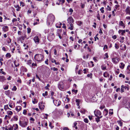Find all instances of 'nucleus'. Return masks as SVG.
Returning a JSON list of instances; mask_svg holds the SVG:
<instances>
[{
  "instance_id": "nucleus-37",
  "label": "nucleus",
  "mask_w": 130,
  "mask_h": 130,
  "mask_svg": "<svg viewBox=\"0 0 130 130\" xmlns=\"http://www.w3.org/2000/svg\"><path fill=\"white\" fill-rule=\"evenodd\" d=\"M77 123L76 122H74V123L73 124V127L75 128L76 129H77V127L76 126V125L77 124Z\"/></svg>"
},
{
  "instance_id": "nucleus-16",
  "label": "nucleus",
  "mask_w": 130,
  "mask_h": 130,
  "mask_svg": "<svg viewBox=\"0 0 130 130\" xmlns=\"http://www.w3.org/2000/svg\"><path fill=\"white\" fill-rule=\"evenodd\" d=\"M62 25V23L60 22H59L56 24L55 26L57 28H60L61 27V26Z\"/></svg>"
},
{
  "instance_id": "nucleus-36",
  "label": "nucleus",
  "mask_w": 130,
  "mask_h": 130,
  "mask_svg": "<svg viewBox=\"0 0 130 130\" xmlns=\"http://www.w3.org/2000/svg\"><path fill=\"white\" fill-rule=\"evenodd\" d=\"M22 70L23 71L25 72H27V70L26 68H25L23 66L22 67Z\"/></svg>"
},
{
  "instance_id": "nucleus-62",
  "label": "nucleus",
  "mask_w": 130,
  "mask_h": 130,
  "mask_svg": "<svg viewBox=\"0 0 130 130\" xmlns=\"http://www.w3.org/2000/svg\"><path fill=\"white\" fill-rule=\"evenodd\" d=\"M48 59H47L45 61V63L46 64L48 65Z\"/></svg>"
},
{
  "instance_id": "nucleus-50",
  "label": "nucleus",
  "mask_w": 130,
  "mask_h": 130,
  "mask_svg": "<svg viewBox=\"0 0 130 130\" xmlns=\"http://www.w3.org/2000/svg\"><path fill=\"white\" fill-rule=\"evenodd\" d=\"M49 31V29H46L44 30V32L45 33H47Z\"/></svg>"
},
{
  "instance_id": "nucleus-23",
  "label": "nucleus",
  "mask_w": 130,
  "mask_h": 130,
  "mask_svg": "<svg viewBox=\"0 0 130 130\" xmlns=\"http://www.w3.org/2000/svg\"><path fill=\"white\" fill-rule=\"evenodd\" d=\"M108 110L106 109H105L103 113L104 115L105 116H106L107 115L108 113Z\"/></svg>"
},
{
  "instance_id": "nucleus-60",
  "label": "nucleus",
  "mask_w": 130,
  "mask_h": 130,
  "mask_svg": "<svg viewBox=\"0 0 130 130\" xmlns=\"http://www.w3.org/2000/svg\"><path fill=\"white\" fill-rule=\"evenodd\" d=\"M73 87L74 88V89H76L77 87V86L75 84H74L73 85Z\"/></svg>"
},
{
  "instance_id": "nucleus-39",
  "label": "nucleus",
  "mask_w": 130,
  "mask_h": 130,
  "mask_svg": "<svg viewBox=\"0 0 130 130\" xmlns=\"http://www.w3.org/2000/svg\"><path fill=\"white\" fill-rule=\"evenodd\" d=\"M43 115L44 116V118L45 119H47V117L48 116V115L47 114L43 113Z\"/></svg>"
},
{
  "instance_id": "nucleus-56",
  "label": "nucleus",
  "mask_w": 130,
  "mask_h": 130,
  "mask_svg": "<svg viewBox=\"0 0 130 130\" xmlns=\"http://www.w3.org/2000/svg\"><path fill=\"white\" fill-rule=\"evenodd\" d=\"M115 47L116 49H118L119 48V46L116 43L115 44Z\"/></svg>"
},
{
  "instance_id": "nucleus-17",
  "label": "nucleus",
  "mask_w": 130,
  "mask_h": 130,
  "mask_svg": "<svg viewBox=\"0 0 130 130\" xmlns=\"http://www.w3.org/2000/svg\"><path fill=\"white\" fill-rule=\"evenodd\" d=\"M3 30L5 32L7 31L8 30V27L7 26H4L2 28Z\"/></svg>"
},
{
  "instance_id": "nucleus-38",
  "label": "nucleus",
  "mask_w": 130,
  "mask_h": 130,
  "mask_svg": "<svg viewBox=\"0 0 130 130\" xmlns=\"http://www.w3.org/2000/svg\"><path fill=\"white\" fill-rule=\"evenodd\" d=\"M82 23V22L80 21H78L77 22V24L79 26H80Z\"/></svg>"
},
{
  "instance_id": "nucleus-51",
  "label": "nucleus",
  "mask_w": 130,
  "mask_h": 130,
  "mask_svg": "<svg viewBox=\"0 0 130 130\" xmlns=\"http://www.w3.org/2000/svg\"><path fill=\"white\" fill-rule=\"evenodd\" d=\"M27 32L28 34H29L31 32V29L29 28H27Z\"/></svg>"
},
{
  "instance_id": "nucleus-3",
  "label": "nucleus",
  "mask_w": 130,
  "mask_h": 130,
  "mask_svg": "<svg viewBox=\"0 0 130 130\" xmlns=\"http://www.w3.org/2000/svg\"><path fill=\"white\" fill-rule=\"evenodd\" d=\"M20 125L22 127H25L28 124V120L27 119H24L23 121L20 120L19 122Z\"/></svg>"
},
{
  "instance_id": "nucleus-61",
  "label": "nucleus",
  "mask_w": 130,
  "mask_h": 130,
  "mask_svg": "<svg viewBox=\"0 0 130 130\" xmlns=\"http://www.w3.org/2000/svg\"><path fill=\"white\" fill-rule=\"evenodd\" d=\"M17 82L18 83H21V81L20 78H18V80H17Z\"/></svg>"
},
{
  "instance_id": "nucleus-19",
  "label": "nucleus",
  "mask_w": 130,
  "mask_h": 130,
  "mask_svg": "<svg viewBox=\"0 0 130 130\" xmlns=\"http://www.w3.org/2000/svg\"><path fill=\"white\" fill-rule=\"evenodd\" d=\"M21 109V107L20 106H16L15 110L18 112Z\"/></svg>"
},
{
  "instance_id": "nucleus-52",
  "label": "nucleus",
  "mask_w": 130,
  "mask_h": 130,
  "mask_svg": "<svg viewBox=\"0 0 130 130\" xmlns=\"http://www.w3.org/2000/svg\"><path fill=\"white\" fill-rule=\"evenodd\" d=\"M93 59L94 61L95 62H97L98 61V60L96 58V57H94L93 58Z\"/></svg>"
},
{
  "instance_id": "nucleus-40",
  "label": "nucleus",
  "mask_w": 130,
  "mask_h": 130,
  "mask_svg": "<svg viewBox=\"0 0 130 130\" xmlns=\"http://www.w3.org/2000/svg\"><path fill=\"white\" fill-rule=\"evenodd\" d=\"M98 14L97 15V17L98 18V19L99 20H100V15L99 14V11H98Z\"/></svg>"
},
{
  "instance_id": "nucleus-42",
  "label": "nucleus",
  "mask_w": 130,
  "mask_h": 130,
  "mask_svg": "<svg viewBox=\"0 0 130 130\" xmlns=\"http://www.w3.org/2000/svg\"><path fill=\"white\" fill-rule=\"evenodd\" d=\"M11 56V55L9 53H8L6 55V57L9 58Z\"/></svg>"
},
{
  "instance_id": "nucleus-58",
  "label": "nucleus",
  "mask_w": 130,
  "mask_h": 130,
  "mask_svg": "<svg viewBox=\"0 0 130 130\" xmlns=\"http://www.w3.org/2000/svg\"><path fill=\"white\" fill-rule=\"evenodd\" d=\"M116 74H118L119 73V70L117 69V70L116 71Z\"/></svg>"
},
{
  "instance_id": "nucleus-30",
  "label": "nucleus",
  "mask_w": 130,
  "mask_h": 130,
  "mask_svg": "<svg viewBox=\"0 0 130 130\" xmlns=\"http://www.w3.org/2000/svg\"><path fill=\"white\" fill-rule=\"evenodd\" d=\"M124 88L125 89H127V90H128L129 89V88L128 87H127V86H124L123 85H122V92L124 91L123 90Z\"/></svg>"
},
{
  "instance_id": "nucleus-25",
  "label": "nucleus",
  "mask_w": 130,
  "mask_h": 130,
  "mask_svg": "<svg viewBox=\"0 0 130 130\" xmlns=\"http://www.w3.org/2000/svg\"><path fill=\"white\" fill-rule=\"evenodd\" d=\"M87 111V110L85 109H83L80 111V112L83 114H85Z\"/></svg>"
},
{
  "instance_id": "nucleus-34",
  "label": "nucleus",
  "mask_w": 130,
  "mask_h": 130,
  "mask_svg": "<svg viewBox=\"0 0 130 130\" xmlns=\"http://www.w3.org/2000/svg\"><path fill=\"white\" fill-rule=\"evenodd\" d=\"M32 102L34 104H36L37 103L38 101L36 99L34 98L32 100Z\"/></svg>"
},
{
  "instance_id": "nucleus-33",
  "label": "nucleus",
  "mask_w": 130,
  "mask_h": 130,
  "mask_svg": "<svg viewBox=\"0 0 130 130\" xmlns=\"http://www.w3.org/2000/svg\"><path fill=\"white\" fill-rule=\"evenodd\" d=\"M9 87V85H4L3 86V88L4 90H7V89Z\"/></svg>"
},
{
  "instance_id": "nucleus-46",
  "label": "nucleus",
  "mask_w": 130,
  "mask_h": 130,
  "mask_svg": "<svg viewBox=\"0 0 130 130\" xmlns=\"http://www.w3.org/2000/svg\"><path fill=\"white\" fill-rule=\"evenodd\" d=\"M92 74L91 73H90L89 74H88L87 75V76L88 77H90V78H92Z\"/></svg>"
},
{
  "instance_id": "nucleus-1",
  "label": "nucleus",
  "mask_w": 130,
  "mask_h": 130,
  "mask_svg": "<svg viewBox=\"0 0 130 130\" xmlns=\"http://www.w3.org/2000/svg\"><path fill=\"white\" fill-rule=\"evenodd\" d=\"M55 17L52 14H50L47 17V24L48 26H51L54 21Z\"/></svg>"
},
{
  "instance_id": "nucleus-44",
  "label": "nucleus",
  "mask_w": 130,
  "mask_h": 130,
  "mask_svg": "<svg viewBox=\"0 0 130 130\" xmlns=\"http://www.w3.org/2000/svg\"><path fill=\"white\" fill-rule=\"evenodd\" d=\"M84 122L86 123H88V120L87 118L84 119Z\"/></svg>"
},
{
  "instance_id": "nucleus-48",
  "label": "nucleus",
  "mask_w": 130,
  "mask_h": 130,
  "mask_svg": "<svg viewBox=\"0 0 130 130\" xmlns=\"http://www.w3.org/2000/svg\"><path fill=\"white\" fill-rule=\"evenodd\" d=\"M17 89V88L15 86H14L13 87V88H12V90L13 91H15Z\"/></svg>"
},
{
  "instance_id": "nucleus-11",
  "label": "nucleus",
  "mask_w": 130,
  "mask_h": 130,
  "mask_svg": "<svg viewBox=\"0 0 130 130\" xmlns=\"http://www.w3.org/2000/svg\"><path fill=\"white\" fill-rule=\"evenodd\" d=\"M58 88L60 90H62L63 88V84L62 82H60L58 84Z\"/></svg>"
},
{
  "instance_id": "nucleus-21",
  "label": "nucleus",
  "mask_w": 130,
  "mask_h": 130,
  "mask_svg": "<svg viewBox=\"0 0 130 130\" xmlns=\"http://www.w3.org/2000/svg\"><path fill=\"white\" fill-rule=\"evenodd\" d=\"M14 130H16L18 128V126L17 124H14L12 127Z\"/></svg>"
},
{
  "instance_id": "nucleus-64",
  "label": "nucleus",
  "mask_w": 130,
  "mask_h": 130,
  "mask_svg": "<svg viewBox=\"0 0 130 130\" xmlns=\"http://www.w3.org/2000/svg\"><path fill=\"white\" fill-rule=\"evenodd\" d=\"M73 9L72 8L70 9L69 10V12H71V14H72V12H73Z\"/></svg>"
},
{
  "instance_id": "nucleus-4",
  "label": "nucleus",
  "mask_w": 130,
  "mask_h": 130,
  "mask_svg": "<svg viewBox=\"0 0 130 130\" xmlns=\"http://www.w3.org/2000/svg\"><path fill=\"white\" fill-rule=\"evenodd\" d=\"M127 99L125 98L124 99L123 103H122V105L126 108H128L130 107V102H127Z\"/></svg>"
},
{
  "instance_id": "nucleus-12",
  "label": "nucleus",
  "mask_w": 130,
  "mask_h": 130,
  "mask_svg": "<svg viewBox=\"0 0 130 130\" xmlns=\"http://www.w3.org/2000/svg\"><path fill=\"white\" fill-rule=\"evenodd\" d=\"M67 25L68 27V29L71 30H72L73 28V23L67 24Z\"/></svg>"
},
{
  "instance_id": "nucleus-31",
  "label": "nucleus",
  "mask_w": 130,
  "mask_h": 130,
  "mask_svg": "<svg viewBox=\"0 0 130 130\" xmlns=\"http://www.w3.org/2000/svg\"><path fill=\"white\" fill-rule=\"evenodd\" d=\"M4 109L6 111L8 109L11 110V109L9 108L8 105L4 106Z\"/></svg>"
},
{
  "instance_id": "nucleus-43",
  "label": "nucleus",
  "mask_w": 130,
  "mask_h": 130,
  "mask_svg": "<svg viewBox=\"0 0 130 130\" xmlns=\"http://www.w3.org/2000/svg\"><path fill=\"white\" fill-rule=\"evenodd\" d=\"M47 95H48V92L47 91H45V93H43L42 94L43 96H47Z\"/></svg>"
},
{
  "instance_id": "nucleus-13",
  "label": "nucleus",
  "mask_w": 130,
  "mask_h": 130,
  "mask_svg": "<svg viewBox=\"0 0 130 130\" xmlns=\"http://www.w3.org/2000/svg\"><path fill=\"white\" fill-rule=\"evenodd\" d=\"M125 11L126 14L130 15V7L127 6L126 8Z\"/></svg>"
},
{
  "instance_id": "nucleus-8",
  "label": "nucleus",
  "mask_w": 130,
  "mask_h": 130,
  "mask_svg": "<svg viewBox=\"0 0 130 130\" xmlns=\"http://www.w3.org/2000/svg\"><path fill=\"white\" fill-rule=\"evenodd\" d=\"M67 20L68 22L67 24L73 23L74 22V20L71 16L68 17Z\"/></svg>"
},
{
  "instance_id": "nucleus-22",
  "label": "nucleus",
  "mask_w": 130,
  "mask_h": 130,
  "mask_svg": "<svg viewBox=\"0 0 130 130\" xmlns=\"http://www.w3.org/2000/svg\"><path fill=\"white\" fill-rule=\"evenodd\" d=\"M103 76L105 77H109V74L107 72H105L103 74Z\"/></svg>"
},
{
  "instance_id": "nucleus-32",
  "label": "nucleus",
  "mask_w": 130,
  "mask_h": 130,
  "mask_svg": "<svg viewBox=\"0 0 130 130\" xmlns=\"http://www.w3.org/2000/svg\"><path fill=\"white\" fill-rule=\"evenodd\" d=\"M5 94L7 95H9L10 94V92L9 90L6 91L5 92Z\"/></svg>"
},
{
  "instance_id": "nucleus-59",
  "label": "nucleus",
  "mask_w": 130,
  "mask_h": 130,
  "mask_svg": "<svg viewBox=\"0 0 130 130\" xmlns=\"http://www.w3.org/2000/svg\"><path fill=\"white\" fill-rule=\"evenodd\" d=\"M36 78L38 79L40 81H41V79L38 76V75L37 74H36Z\"/></svg>"
},
{
  "instance_id": "nucleus-20",
  "label": "nucleus",
  "mask_w": 130,
  "mask_h": 130,
  "mask_svg": "<svg viewBox=\"0 0 130 130\" xmlns=\"http://www.w3.org/2000/svg\"><path fill=\"white\" fill-rule=\"evenodd\" d=\"M7 113L8 116H10L12 115L13 114V112L11 111L10 110L7 111Z\"/></svg>"
},
{
  "instance_id": "nucleus-2",
  "label": "nucleus",
  "mask_w": 130,
  "mask_h": 130,
  "mask_svg": "<svg viewBox=\"0 0 130 130\" xmlns=\"http://www.w3.org/2000/svg\"><path fill=\"white\" fill-rule=\"evenodd\" d=\"M43 56L41 54H36L34 56L35 60L40 62H41L43 60Z\"/></svg>"
},
{
  "instance_id": "nucleus-5",
  "label": "nucleus",
  "mask_w": 130,
  "mask_h": 130,
  "mask_svg": "<svg viewBox=\"0 0 130 130\" xmlns=\"http://www.w3.org/2000/svg\"><path fill=\"white\" fill-rule=\"evenodd\" d=\"M51 30L52 32H51L47 37L48 39L50 41H52L54 39L55 37L54 33L52 32L54 29H51Z\"/></svg>"
},
{
  "instance_id": "nucleus-26",
  "label": "nucleus",
  "mask_w": 130,
  "mask_h": 130,
  "mask_svg": "<svg viewBox=\"0 0 130 130\" xmlns=\"http://www.w3.org/2000/svg\"><path fill=\"white\" fill-rule=\"evenodd\" d=\"M74 89H75L74 88V89H72V92L73 94H76L77 93L78 90H75Z\"/></svg>"
},
{
  "instance_id": "nucleus-57",
  "label": "nucleus",
  "mask_w": 130,
  "mask_h": 130,
  "mask_svg": "<svg viewBox=\"0 0 130 130\" xmlns=\"http://www.w3.org/2000/svg\"><path fill=\"white\" fill-rule=\"evenodd\" d=\"M54 71H57V70L58 69L57 68L55 67H53L51 68Z\"/></svg>"
},
{
  "instance_id": "nucleus-41",
  "label": "nucleus",
  "mask_w": 130,
  "mask_h": 130,
  "mask_svg": "<svg viewBox=\"0 0 130 130\" xmlns=\"http://www.w3.org/2000/svg\"><path fill=\"white\" fill-rule=\"evenodd\" d=\"M11 39L9 38H7V41L8 43L11 42Z\"/></svg>"
},
{
  "instance_id": "nucleus-53",
  "label": "nucleus",
  "mask_w": 130,
  "mask_h": 130,
  "mask_svg": "<svg viewBox=\"0 0 130 130\" xmlns=\"http://www.w3.org/2000/svg\"><path fill=\"white\" fill-rule=\"evenodd\" d=\"M95 119L96 121L97 122V123H98L100 121V119L98 118V117H97V118H95Z\"/></svg>"
},
{
  "instance_id": "nucleus-14",
  "label": "nucleus",
  "mask_w": 130,
  "mask_h": 130,
  "mask_svg": "<svg viewBox=\"0 0 130 130\" xmlns=\"http://www.w3.org/2000/svg\"><path fill=\"white\" fill-rule=\"evenodd\" d=\"M18 117L17 116L15 115L13 117V118H12L11 119V121H17L18 119Z\"/></svg>"
},
{
  "instance_id": "nucleus-35",
  "label": "nucleus",
  "mask_w": 130,
  "mask_h": 130,
  "mask_svg": "<svg viewBox=\"0 0 130 130\" xmlns=\"http://www.w3.org/2000/svg\"><path fill=\"white\" fill-rule=\"evenodd\" d=\"M106 67L104 65L101 66V68L102 70H105L106 69Z\"/></svg>"
},
{
  "instance_id": "nucleus-6",
  "label": "nucleus",
  "mask_w": 130,
  "mask_h": 130,
  "mask_svg": "<svg viewBox=\"0 0 130 130\" xmlns=\"http://www.w3.org/2000/svg\"><path fill=\"white\" fill-rule=\"evenodd\" d=\"M54 104L56 106H59L61 104V102L60 101L59 99H55V101H53Z\"/></svg>"
},
{
  "instance_id": "nucleus-7",
  "label": "nucleus",
  "mask_w": 130,
  "mask_h": 130,
  "mask_svg": "<svg viewBox=\"0 0 130 130\" xmlns=\"http://www.w3.org/2000/svg\"><path fill=\"white\" fill-rule=\"evenodd\" d=\"M95 115L96 117L99 116L101 114V113L99 110H96L94 111Z\"/></svg>"
},
{
  "instance_id": "nucleus-9",
  "label": "nucleus",
  "mask_w": 130,
  "mask_h": 130,
  "mask_svg": "<svg viewBox=\"0 0 130 130\" xmlns=\"http://www.w3.org/2000/svg\"><path fill=\"white\" fill-rule=\"evenodd\" d=\"M119 59L118 57L114 58L112 59V62L115 64L118 63L119 60Z\"/></svg>"
},
{
  "instance_id": "nucleus-27",
  "label": "nucleus",
  "mask_w": 130,
  "mask_h": 130,
  "mask_svg": "<svg viewBox=\"0 0 130 130\" xmlns=\"http://www.w3.org/2000/svg\"><path fill=\"white\" fill-rule=\"evenodd\" d=\"M37 65L36 63H32L30 67L31 68H34V67L37 66Z\"/></svg>"
},
{
  "instance_id": "nucleus-49",
  "label": "nucleus",
  "mask_w": 130,
  "mask_h": 130,
  "mask_svg": "<svg viewBox=\"0 0 130 130\" xmlns=\"http://www.w3.org/2000/svg\"><path fill=\"white\" fill-rule=\"evenodd\" d=\"M7 117H8L10 119L11 118V116H8V115H6L5 116L4 119L5 120H6L7 119Z\"/></svg>"
},
{
  "instance_id": "nucleus-29",
  "label": "nucleus",
  "mask_w": 130,
  "mask_h": 130,
  "mask_svg": "<svg viewBox=\"0 0 130 130\" xmlns=\"http://www.w3.org/2000/svg\"><path fill=\"white\" fill-rule=\"evenodd\" d=\"M39 108L41 109H43L44 108L45 106L44 105H41V104H39Z\"/></svg>"
},
{
  "instance_id": "nucleus-24",
  "label": "nucleus",
  "mask_w": 130,
  "mask_h": 130,
  "mask_svg": "<svg viewBox=\"0 0 130 130\" xmlns=\"http://www.w3.org/2000/svg\"><path fill=\"white\" fill-rule=\"evenodd\" d=\"M80 101V100L79 99H76L75 100V102L77 103L76 105L77 106H79V103Z\"/></svg>"
},
{
  "instance_id": "nucleus-28",
  "label": "nucleus",
  "mask_w": 130,
  "mask_h": 130,
  "mask_svg": "<svg viewBox=\"0 0 130 130\" xmlns=\"http://www.w3.org/2000/svg\"><path fill=\"white\" fill-rule=\"evenodd\" d=\"M60 2H62V4L63 3H64L65 1L64 0H59V3H57L56 4L59 5L60 4Z\"/></svg>"
},
{
  "instance_id": "nucleus-47",
  "label": "nucleus",
  "mask_w": 130,
  "mask_h": 130,
  "mask_svg": "<svg viewBox=\"0 0 130 130\" xmlns=\"http://www.w3.org/2000/svg\"><path fill=\"white\" fill-rule=\"evenodd\" d=\"M81 6L82 8H84L85 7V5L84 4L81 3Z\"/></svg>"
},
{
  "instance_id": "nucleus-63",
  "label": "nucleus",
  "mask_w": 130,
  "mask_h": 130,
  "mask_svg": "<svg viewBox=\"0 0 130 130\" xmlns=\"http://www.w3.org/2000/svg\"><path fill=\"white\" fill-rule=\"evenodd\" d=\"M26 110H24L23 112V113L24 115H26Z\"/></svg>"
},
{
  "instance_id": "nucleus-54",
  "label": "nucleus",
  "mask_w": 130,
  "mask_h": 130,
  "mask_svg": "<svg viewBox=\"0 0 130 130\" xmlns=\"http://www.w3.org/2000/svg\"><path fill=\"white\" fill-rule=\"evenodd\" d=\"M104 7H102L100 9V11H101V12L102 13H103L104 12V11L103 10Z\"/></svg>"
},
{
  "instance_id": "nucleus-55",
  "label": "nucleus",
  "mask_w": 130,
  "mask_h": 130,
  "mask_svg": "<svg viewBox=\"0 0 130 130\" xmlns=\"http://www.w3.org/2000/svg\"><path fill=\"white\" fill-rule=\"evenodd\" d=\"M117 122L119 124H120V126H122V123L121 120L118 121H117Z\"/></svg>"
},
{
  "instance_id": "nucleus-45",
  "label": "nucleus",
  "mask_w": 130,
  "mask_h": 130,
  "mask_svg": "<svg viewBox=\"0 0 130 130\" xmlns=\"http://www.w3.org/2000/svg\"><path fill=\"white\" fill-rule=\"evenodd\" d=\"M113 109H110L109 110V114H110V115H112L113 114Z\"/></svg>"
},
{
  "instance_id": "nucleus-15",
  "label": "nucleus",
  "mask_w": 130,
  "mask_h": 130,
  "mask_svg": "<svg viewBox=\"0 0 130 130\" xmlns=\"http://www.w3.org/2000/svg\"><path fill=\"white\" fill-rule=\"evenodd\" d=\"M6 79L4 76H0V82H4L5 80H6Z\"/></svg>"
},
{
  "instance_id": "nucleus-10",
  "label": "nucleus",
  "mask_w": 130,
  "mask_h": 130,
  "mask_svg": "<svg viewBox=\"0 0 130 130\" xmlns=\"http://www.w3.org/2000/svg\"><path fill=\"white\" fill-rule=\"evenodd\" d=\"M34 40L36 44H38L39 41V39L37 36L35 37L33 39Z\"/></svg>"
},
{
  "instance_id": "nucleus-18",
  "label": "nucleus",
  "mask_w": 130,
  "mask_h": 130,
  "mask_svg": "<svg viewBox=\"0 0 130 130\" xmlns=\"http://www.w3.org/2000/svg\"><path fill=\"white\" fill-rule=\"evenodd\" d=\"M32 62V60H27V62L26 63V64L29 66L30 67V66Z\"/></svg>"
}]
</instances>
